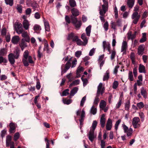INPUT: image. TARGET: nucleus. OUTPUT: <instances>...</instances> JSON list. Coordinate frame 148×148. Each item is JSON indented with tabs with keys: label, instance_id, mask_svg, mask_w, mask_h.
I'll return each instance as SVG.
<instances>
[{
	"label": "nucleus",
	"instance_id": "obj_22",
	"mask_svg": "<svg viewBox=\"0 0 148 148\" xmlns=\"http://www.w3.org/2000/svg\"><path fill=\"white\" fill-rule=\"evenodd\" d=\"M14 58L16 59H18L20 55V51L19 49L16 48L14 51Z\"/></svg>",
	"mask_w": 148,
	"mask_h": 148
},
{
	"label": "nucleus",
	"instance_id": "obj_24",
	"mask_svg": "<svg viewBox=\"0 0 148 148\" xmlns=\"http://www.w3.org/2000/svg\"><path fill=\"white\" fill-rule=\"evenodd\" d=\"M20 38L18 36H14L12 38L11 41L13 44H16L18 42Z\"/></svg>",
	"mask_w": 148,
	"mask_h": 148
},
{
	"label": "nucleus",
	"instance_id": "obj_23",
	"mask_svg": "<svg viewBox=\"0 0 148 148\" xmlns=\"http://www.w3.org/2000/svg\"><path fill=\"white\" fill-rule=\"evenodd\" d=\"M140 93L141 95L143 96V97L146 99L147 98V92L145 89L143 87L141 88L140 90Z\"/></svg>",
	"mask_w": 148,
	"mask_h": 148
},
{
	"label": "nucleus",
	"instance_id": "obj_17",
	"mask_svg": "<svg viewBox=\"0 0 148 148\" xmlns=\"http://www.w3.org/2000/svg\"><path fill=\"white\" fill-rule=\"evenodd\" d=\"M145 47L144 45H140L138 49V53L139 55H142L144 52Z\"/></svg>",
	"mask_w": 148,
	"mask_h": 148
},
{
	"label": "nucleus",
	"instance_id": "obj_32",
	"mask_svg": "<svg viewBox=\"0 0 148 148\" xmlns=\"http://www.w3.org/2000/svg\"><path fill=\"white\" fill-rule=\"evenodd\" d=\"M106 105V103L105 101L103 100H101L99 103L100 108L101 109L104 108Z\"/></svg>",
	"mask_w": 148,
	"mask_h": 148
},
{
	"label": "nucleus",
	"instance_id": "obj_53",
	"mask_svg": "<svg viewBox=\"0 0 148 148\" xmlns=\"http://www.w3.org/2000/svg\"><path fill=\"white\" fill-rule=\"evenodd\" d=\"M44 40L45 41V43L44 47L43 49V50L44 51H46L47 50H48L49 48V45L47 43V41L46 40Z\"/></svg>",
	"mask_w": 148,
	"mask_h": 148
},
{
	"label": "nucleus",
	"instance_id": "obj_20",
	"mask_svg": "<svg viewBox=\"0 0 148 148\" xmlns=\"http://www.w3.org/2000/svg\"><path fill=\"white\" fill-rule=\"evenodd\" d=\"M127 47V42L125 41H123L122 42L121 51L125 52Z\"/></svg>",
	"mask_w": 148,
	"mask_h": 148
},
{
	"label": "nucleus",
	"instance_id": "obj_15",
	"mask_svg": "<svg viewBox=\"0 0 148 148\" xmlns=\"http://www.w3.org/2000/svg\"><path fill=\"white\" fill-rule=\"evenodd\" d=\"M112 120L108 119L106 125V129L108 130H110L112 127Z\"/></svg>",
	"mask_w": 148,
	"mask_h": 148
},
{
	"label": "nucleus",
	"instance_id": "obj_34",
	"mask_svg": "<svg viewBox=\"0 0 148 148\" xmlns=\"http://www.w3.org/2000/svg\"><path fill=\"white\" fill-rule=\"evenodd\" d=\"M85 112L84 109H83L81 112V114L80 116L81 119H79L80 124L82 122L83 120V118L85 117Z\"/></svg>",
	"mask_w": 148,
	"mask_h": 148
},
{
	"label": "nucleus",
	"instance_id": "obj_25",
	"mask_svg": "<svg viewBox=\"0 0 148 148\" xmlns=\"http://www.w3.org/2000/svg\"><path fill=\"white\" fill-rule=\"evenodd\" d=\"M135 0H128L127 1V5L130 9L132 8L134 5Z\"/></svg>",
	"mask_w": 148,
	"mask_h": 148
},
{
	"label": "nucleus",
	"instance_id": "obj_9",
	"mask_svg": "<svg viewBox=\"0 0 148 148\" xmlns=\"http://www.w3.org/2000/svg\"><path fill=\"white\" fill-rule=\"evenodd\" d=\"M103 84L101 83H100L97 87V95H99L101 94L102 95L104 92L105 88L102 87Z\"/></svg>",
	"mask_w": 148,
	"mask_h": 148
},
{
	"label": "nucleus",
	"instance_id": "obj_21",
	"mask_svg": "<svg viewBox=\"0 0 148 148\" xmlns=\"http://www.w3.org/2000/svg\"><path fill=\"white\" fill-rule=\"evenodd\" d=\"M71 12L72 15L71 16H78L79 14V12L78 10L76 8H73L71 10Z\"/></svg>",
	"mask_w": 148,
	"mask_h": 148
},
{
	"label": "nucleus",
	"instance_id": "obj_13",
	"mask_svg": "<svg viewBox=\"0 0 148 148\" xmlns=\"http://www.w3.org/2000/svg\"><path fill=\"white\" fill-rule=\"evenodd\" d=\"M137 32L135 31L134 32V34H132V32L131 31H129L128 32L127 35V37L129 40H131L133 42V40L136 37V34Z\"/></svg>",
	"mask_w": 148,
	"mask_h": 148
},
{
	"label": "nucleus",
	"instance_id": "obj_1",
	"mask_svg": "<svg viewBox=\"0 0 148 148\" xmlns=\"http://www.w3.org/2000/svg\"><path fill=\"white\" fill-rule=\"evenodd\" d=\"M29 52L28 50H26L24 52L23 57L22 59V62L24 65L25 67H27L29 65V63H34V62L32 60V57L30 56H29Z\"/></svg>",
	"mask_w": 148,
	"mask_h": 148
},
{
	"label": "nucleus",
	"instance_id": "obj_33",
	"mask_svg": "<svg viewBox=\"0 0 148 148\" xmlns=\"http://www.w3.org/2000/svg\"><path fill=\"white\" fill-rule=\"evenodd\" d=\"M33 29L35 32L39 31L41 30V28L40 26L38 24H35L33 27Z\"/></svg>",
	"mask_w": 148,
	"mask_h": 148
},
{
	"label": "nucleus",
	"instance_id": "obj_48",
	"mask_svg": "<svg viewBox=\"0 0 148 148\" xmlns=\"http://www.w3.org/2000/svg\"><path fill=\"white\" fill-rule=\"evenodd\" d=\"M8 61L5 58H4L2 56H0V63L3 62L6 63Z\"/></svg>",
	"mask_w": 148,
	"mask_h": 148
},
{
	"label": "nucleus",
	"instance_id": "obj_39",
	"mask_svg": "<svg viewBox=\"0 0 148 148\" xmlns=\"http://www.w3.org/2000/svg\"><path fill=\"white\" fill-rule=\"evenodd\" d=\"M99 96V95H97L95 97V99L94 100L93 103L94 104V105H95L96 106L98 105L99 101V98L98 97Z\"/></svg>",
	"mask_w": 148,
	"mask_h": 148
},
{
	"label": "nucleus",
	"instance_id": "obj_8",
	"mask_svg": "<svg viewBox=\"0 0 148 148\" xmlns=\"http://www.w3.org/2000/svg\"><path fill=\"white\" fill-rule=\"evenodd\" d=\"M87 136L89 140L92 142L96 138L97 135L95 133L94 131H93V130H91L90 129L89 132L87 134Z\"/></svg>",
	"mask_w": 148,
	"mask_h": 148
},
{
	"label": "nucleus",
	"instance_id": "obj_49",
	"mask_svg": "<svg viewBox=\"0 0 148 148\" xmlns=\"http://www.w3.org/2000/svg\"><path fill=\"white\" fill-rule=\"evenodd\" d=\"M84 70V68L82 67H79L78 68L76 74L78 75L79 73L82 72Z\"/></svg>",
	"mask_w": 148,
	"mask_h": 148
},
{
	"label": "nucleus",
	"instance_id": "obj_41",
	"mask_svg": "<svg viewBox=\"0 0 148 148\" xmlns=\"http://www.w3.org/2000/svg\"><path fill=\"white\" fill-rule=\"evenodd\" d=\"M128 79L130 81H133L134 78L132 74V72L131 71H130L128 74Z\"/></svg>",
	"mask_w": 148,
	"mask_h": 148
},
{
	"label": "nucleus",
	"instance_id": "obj_14",
	"mask_svg": "<svg viewBox=\"0 0 148 148\" xmlns=\"http://www.w3.org/2000/svg\"><path fill=\"white\" fill-rule=\"evenodd\" d=\"M103 4L102 5V9L101 10L103 11H107L108 9V3L107 0H103Z\"/></svg>",
	"mask_w": 148,
	"mask_h": 148
},
{
	"label": "nucleus",
	"instance_id": "obj_10",
	"mask_svg": "<svg viewBox=\"0 0 148 148\" xmlns=\"http://www.w3.org/2000/svg\"><path fill=\"white\" fill-rule=\"evenodd\" d=\"M21 36L25 38V40L27 42H29L30 41V38L28 35L27 32L25 31L23 29L21 30Z\"/></svg>",
	"mask_w": 148,
	"mask_h": 148
},
{
	"label": "nucleus",
	"instance_id": "obj_12",
	"mask_svg": "<svg viewBox=\"0 0 148 148\" xmlns=\"http://www.w3.org/2000/svg\"><path fill=\"white\" fill-rule=\"evenodd\" d=\"M22 25L21 23H17L15 24V29L16 32L18 34H21V30L23 29L22 28Z\"/></svg>",
	"mask_w": 148,
	"mask_h": 148
},
{
	"label": "nucleus",
	"instance_id": "obj_2",
	"mask_svg": "<svg viewBox=\"0 0 148 148\" xmlns=\"http://www.w3.org/2000/svg\"><path fill=\"white\" fill-rule=\"evenodd\" d=\"M139 6L136 5L134 7V11H135L133 12L131 16V18L133 20L132 23L135 24H136L138 22L139 20L140 17V15L138 14L137 11L139 9Z\"/></svg>",
	"mask_w": 148,
	"mask_h": 148
},
{
	"label": "nucleus",
	"instance_id": "obj_46",
	"mask_svg": "<svg viewBox=\"0 0 148 148\" xmlns=\"http://www.w3.org/2000/svg\"><path fill=\"white\" fill-rule=\"evenodd\" d=\"M69 3L70 6L72 7H74L76 5L75 0H69Z\"/></svg>",
	"mask_w": 148,
	"mask_h": 148
},
{
	"label": "nucleus",
	"instance_id": "obj_3",
	"mask_svg": "<svg viewBox=\"0 0 148 148\" xmlns=\"http://www.w3.org/2000/svg\"><path fill=\"white\" fill-rule=\"evenodd\" d=\"M72 59V57H70L69 59L67 61V62L65 64H63L62 65L61 69L62 75L66 73L71 67Z\"/></svg>",
	"mask_w": 148,
	"mask_h": 148
},
{
	"label": "nucleus",
	"instance_id": "obj_4",
	"mask_svg": "<svg viewBox=\"0 0 148 148\" xmlns=\"http://www.w3.org/2000/svg\"><path fill=\"white\" fill-rule=\"evenodd\" d=\"M81 38L83 40V42L80 39H78L76 42L77 44L79 46H85L88 43V39L87 38L85 34L84 33H83L82 34Z\"/></svg>",
	"mask_w": 148,
	"mask_h": 148
},
{
	"label": "nucleus",
	"instance_id": "obj_28",
	"mask_svg": "<svg viewBox=\"0 0 148 148\" xmlns=\"http://www.w3.org/2000/svg\"><path fill=\"white\" fill-rule=\"evenodd\" d=\"M139 71L140 73H146L145 70V67L143 65L140 64L139 66Z\"/></svg>",
	"mask_w": 148,
	"mask_h": 148
},
{
	"label": "nucleus",
	"instance_id": "obj_57",
	"mask_svg": "<svg viewBox=\"0 0 148 148\" xmlns=\"http://www.w3.org/2000/svg\"><path fill=\"white\" fill-rule=\"evenodd\" d=\"M81 79L83 82V85L84 86H85L88 84V80L86 79H83L82 77H81Z\"/></svg>",
	"mask_w": 148,
	"mask_h": 148
},
{
	"label": "nucleus",
	"instance_id": "obj_19",
	"mask_svg": "<svg viewBox=\"0 0 148 148\" xmlns=\"http://www.w3.org/2000/svg\"><path fill=\"white\" fill-rule=\"evenodd\" d=\"M105 116V115L104 114H103L100 118V123L102 128L104 127L105 126L106 119L104 118Z\"/></svg>",
	"mask_w": 148,
	"mask_h": 148
},
{
	"label": "nucleus",
	"instance_id": "obj_6",
	"mask_svg": "<svg viewBox=\"0 0 148 148\" xmlns=\"http://www.w3.org/2000/svg\"><path fill=\"white\" fill-rule=\"evenodd\" d=\"M140 119L138 117H135L133 119L132 124L134 128H138L140 127Z\"/></svg>",
	"mask_w": 148,
	"mask_h": 148
},
{
	"label": "nucleus",
	"instance_id": "obj_52",
	"mask_svg": "<svg viewBox=\"0 0 148 148\" xmlns=\"http://www.w3.org/2000/svg\"><path fill=\"white\" fill-rule=\"evenodd\" d=\"M69 89H66L64 90L62 92V96H64L67 95L69 94Z\"/></svg>",
	"mask_w": 148,
	"mask_h": 148
},
{
	"label": "nucleus",
	"instance_id": "obj_42",
	"mask_svg": "<svg viewBox=\"0 0 148 148\" xmlns=\"http://www.w3.org/2000/svg\"><path fill=\"white\" fill-rule=\"evenodd\" d=\"M130 106V103L129 100L127 101L125 104V110H129Z\"/></svg>",
	"mask_w": 148,
	"mask_h": 148
},
{
	"label": "nucleus",
	"instance_id": "obj_47",
	"mask_svg": "<svg viewBox=\"0 0 148 148\" xmlns=\"http://www.w3.org/2000/svg\"><path fill=\"white\" fill-rule=\"evenodd\" d=\"M121 122V119H119L116 122L114 125L115 129L116 130H117L118 129V126Z\"/></svg>",
	"mask_w": 148,
	"mask_h": 148
},
{
	"label": "nucleus",
	"instance_id": "obj_37",
	"mask_svg": "<svg viewBox=\"0 0 148 148\" xmlns=\"http://www.w3.org/2000/svg\"><path fill=\"white\" fill-rule=\"evenodd\" d=\"M91 28V26L90 25H89L86 28V34L87 36H89L90 35Z\"/></svg>",
	"mask_w": 148,
	"mask_h": 148
},
{
	"label": "nucleus",
	"instance_id": "obj_50",
	"mask_svg": "<svg viewBox=\"0 0 148 148\" xmlns=\"http://www.w3.org/2000/svg\"><path fill=\"white\" fill-rule=\"evenodd\" d=\"M86 96H84L82 99L81 101L80 102V105L82 106H83L84 103L86 100Z\"/></svg>",
	"mask_w": 148,
	"mask_h": 148
},
{
	"label": "nucleus",
	"instance_id": "obj_40",
	"mask_svg": "<svg viewBox=\"0 0 148 148\" xmlns=\"http://www.w3.org/2000/svg\"><path fill=\"white\" fill-rule=\"evenodd\" d=\"M122 98L121 97H120L118 102L116 105V108H120L122 103Z\"/></svg>",
	"mask_w": 148,
	"mask_h": 148
},
{
	"label": "nucleus",
	"instance_id": "obj_59",
	"mask_svg": "<svg viewBox=\"0 0 148 148\" xmlns=\"http://www.w3.org/2000/svg\"><path fill=\"white\" fill-rule=\"evenodd\" d=\"M103 27L106 31H107L108 29V24L107 21L103 25Z\"/></svg>",
	"mask_w": 148,
	"mask_h": 148
},
{
	"label": "nucleus",
	"instance_id": "obj_63",
	"mask_svg": "<svg viewBox=\"0 0 148 148\" xmlns=\"http://www.w3.org/2000/svg\"><path fill=\"white\" fill-rule=\"evenodd\" d=\"M116 54V52L114 50H113L111 55L110 58L111 60H112L114 58Z\"/></svg>",
	"mask_w": 148,
	"mask_h": 148
},
{
	"label": "nucleus",
	"instance_id": "obj_27",
	"mask_svg": "<svg viewBox=\"0 0 148 148\" xmlns=\"http://www.w3.org/2000/svg\"><path fill=\"white\" fill-rule=\"evenodd\" d=\"M97 109L96 106L95 105H93L90 109V113L93 115H95L97 113Z\"/></svg>",
	"mask_w": 148,
	"mask_h": 148
},
{
	"label": "nucleus",
	"instance_id": "obj_62",
	"mask_svg": "<svg viewBox=\"0 0 148 148\" xmlns=\"http://www.w3.org/2000/svg\"><path fill=\"white\" fill-rule=\"evenodd\" d=\"M77 63V60L76 59H75L73 61H72L71 63L72 65L71 67L72 68L75 67Z\"/></svg>",
	"mask_w": 148,
	"mask_h": 148
},
{
	"label": "nucleus",
	"instance_id": "obj_38",
	"mask_svg": "<svg viewBox=\"0 0 148 148\" xmlns=\"http://www.w3.org/2000/svg\"><path fill=\"white\" fill-rule=\"evenodd\" d=\"M44 25L45 31L49 32L50 30L48 22L45 21L44 22Z\"/></svg>",
	"mask_w": 148,
	"mask_h": 148
},
{
	"label": "nucleus",
	"instance_id": "obj_5",
	"mask_svg": "<svg viewBox=\"0 0 148 148\" xmlns=\"http://www.w3.org/2000/svg\"><path fill=\"white\" fill-rule=\"evenodd\" d=\"M122 127H123L124 132L127 134V135L128 137H130L133 133L132 129L131 128L129 129L128 127L125 124H123Z\"/></svg>",
	"mask_w": 148,
	"mask_h": 148
},
{
	"label": "nucleus",
	"instance_id": "obj_54",
	"mask_svg": "<svg viewBox=\"0 0 148 148\" xmlns=\"http://www.w3.org/2000/svg\"><path fill=\"white\" fill-rule=\"evenodd\" d=\"M5 1L6 4L9 5L11 6L13 5V0H5Z\"/></svg>",
	"mask_w": 148,
	"mask_h": 148
},
{
	"label": "nucleus",
	"instance_id": "obj_35",
	"mask_svg": "<svg viewBox=\"0 0 148 148\" xmlns=\"http://www.w3.org/2000/svg\"><path fill=\"white\" fill-rule=\"evenodd\" d=\"M143 36L142 38L140 40V43H143L146 41L147 38H146V34L145 33L142 34Z\"/></svg>",
	"mask_w": 148,
	"mask_h": 148
},
{
	"label": "nucleus",
	"instance_id": "obj_31",
	"mask_svg": "<svg viewBox=\"0 0 148 148\" xmlns=\"http://www.w3.org/2000/svg\"><path fill=\"white\" fill-rule=\"evenodd\" d=\"M31 6L32 7L34 10H36L37 8L39 5L36 1L32 2L31 3Z\"/></svg>",
	"mask_w": 148,
	"mask_h": 148
},
{
	"label": "nucleus",
	"instance_id": "obj_36",
	"mask_svg": "<svg viewBox=\"0 0 148 148\" xmlns=\"http://www.w3.org/2000/svg\"><path fill=\"white\" fill-rule=\"evenodd\" d=\"M73 25L75 28L78 29L80 28L81 26L82 22L81 21H78L77 23H75V24H74Z\"/></svg>",
	"mask_w": 148,
	"mask_h": 148
},
{
	"label": "nucleus",
	"instance_id": "obj_30",
	"mask_svg": "<svg viewBox=\"0 0 148 148\" xmlns=\"http://www.w3.org/2000/svg\"><path fill=\"white\" fill-rule=\"evenodd\" d=\"M78 88L77 87L74 88L71 91L70 95L71 96H73L77 92Z\"/></svg>",
	"mask_w": 148,
	"mask_h": 148
},
{
	"label": "nucleus",
	"instance_id": "obj_29",
	"mask_svg": "<svg viewBox=\"0 0 148 148\" xmlns=\"http://www.w3.org/2000/svg\"><path fill=\"white\" fill-rule=\"evenodd\" d=\"M109 71L108 70H107L104 75L103 78V81L107 80L109 78Z\"/></svg>",
	"mask_w": 148,
	"mask_h": 148
},
{
	"label": "nucleus",
	"instance_id": "obj_58",
	"mask_svg": "<svg viewBox=\"0 0 148 148\" xmlns=\"http://www.w3.org/2000/svg\"><path fill=\"white\" fill-rule=\"evenodd\" d=\"M20 134L18 132L16 133L14 135V140L16 141L19 138Z\"/></svg>",
	"mask_w": 148,
	"mask_h": 148
},
{
	"label": "nucleus",
	"instance_id": "obj_26",
	"mask_svg": "<svg viewBox=\"0 0 148 148\" xmlns=\"http://www.w3.org/2000/svg\"><path fill=\"white\" fill-rule=\"evenodd\" d=\"M23 25L25 29L27 30L29 29V25L27 20H24L23 22Z\"/></svg>",
	"mask_w": 148,
	"mask_h": 148
},
{
	"label": "nucleus",
	"instance_id": "obj_64",
	"mask_svg": "<svg viewBox=\"0 0 148 148\" xmlns=\"http://www.w3.org/2000/svg\"><path fill=\"white\" fill-rule=\"evenodd\" d=\"M119 85L118 82L117 81H115L113 84L112 87L114 89H116L117 87Z\"/></svg>",
	"mask_w": 148,
	"mask_h": 148
},
{
	"label": "nucleus",
	"instance_id": "obj_61",
	"mask_svg": "<svg viewBox=\"0 0 148 148\" xmlns=\"http://www.w3.org/2000/svg\"><path fill=\"white\" fill-rule=\"evenodd\" d=\"M82 52L81 51H77L75 53V56L77 58H79L82 55Z\"/></svg>",
	"mask_w": 148,
	"mask_h": 148
},
{
	"label": "nucleus",
	"instance_id": "obj_51",
	"mask_svg": "<svg viewBox=\"0 0 148 148\" xmlns=\"http://www.w3.org/2000/svg\"><path fill=\"white\" fill-rule=\"evenodd\" d=\"M137 106L139 109H141L144 107V105L142 102H140L137 103Z\"/></svg>",
	"mask_w": 148,
	"mask_h": 148
},
{
	"label": "nucleus",
	"instance_id": "obj_44",
	"mask_svg": "<svg viewBox=\"0 0 148 148\" xmlns=\"http://www.w3.org/2000/svg\"><path fill=\"white\" fill-rule=\"evenodd\" d=\"M97 122L96 121H94L92 124L91 130H93L95 131V128L97 126Z\"/></svg>",
	"mask_w": 148,
	"mask_h": 148
},
{
	"label": "nucleus",
	"instance_id": "obj_18",
	"mask_svg": "<svg viewBox=\"0 0 148 148\" xmlns=\"http://www.w3.org/2000/svg\"><path fill=\"white\" fill-rule=\"evenodd\" d=\"M9 127L10 129H9V132L10 133H13L15 132V124L11 122L9 124Z\"/></svg>",
	"mask_w": 148,
	"mask_h": 148
},
{
	"label": "nucleus",
	"instance_id": "obj_45",
	"mask_svg": "<svg viewBox=\"0 0 148 148\" xmlns=\"http://www.w3.org/2000/svg\"><path fill=\"white\" fill-rule=\"evenodd\" d=\"M63 102L64 104L69 105L72 102V100L71 99H63Z\"/></svg>",
	"mask_w": 148,
	"mask_h": 148
},
{
	"label": "nucleus",
	"instance_id": "obj_7",
	"mask_svg": "<svg viewBox=\"0 0 148 148\" xmlns=\"http://www.w3.org/2000/svg\"><path fill=\"white\" fill-rule=\"evenodd\" d=\"M102 46L103 52H105L106 50H107L109 52V54L111 53L110 45L109 42H107L106 41H103L102 43Z\"/></svg>",
	"mask_w": 148,
	"mask_h": 148
},
{
	"label": "nucleus",
	"instance_id": "obj_55",
	"mask_svg": "<svg viewBox=\"0 0 148 148\" xmlns=\"http://www.w3.org/2000/svg\"><path fill=\"white\" fill-rule=\"evenodd\" d=\"M114 13L115 18L116 19L118 17V11L116 6H115L114 8Z\"/></svg>",
	"mask_w": 148,
	"mask_h": 148
},
{
	"label": "nucleus",
	"instance_id": "obj_56",
	"mask_svg": "<svg viewBox=\"0 0 148 148\" xmlns=\"http://www.w3.org/2000/svg\"><path fill=\"white\" fill-rule=\"evenodd\" d=\"M6 53V52L5 51V50L3 48L1 49L0 51V56H3L5 55Z\"/></svg>",
	"mask_w": 148,
	"mask_h": 148
},
{
	"label": "nucleus",
	"instance_id": "obj_11",
	"mask_svg": "<svg viewBox=\"0 0 148 148\" xmlns=\"http://www.w3.org/2000/svg\"><path fill=\"white\" fill-rule=\"evenodd\" d=\"M99 13L100 15V16H99L100 19L101 21L104 22L105 21V19L104 18V16L107 11L102 10L100 7H99Z\"/></svg>",
	"mask_w": 148,
	"mask_h": 148
},
{
	"label": "nucleus",
	"instance_id": "obj_43",
	"mask_svg": "<svg viewBox=\"0 0 148 148\" xmlns=\"http://www.w3.org/2000/svg\"><path fill=\"white\" fill-rule=\"evenodd\" d=\"M73 16H71V20L72 23L73 24L78 21L77 18Z\"/></svg>",
	"mask_w": 148,
	"mask_h": 148
},
{
	"label": "nucleus",
	"instance_id": "obj_16",
	"mask_svg": "<svg viewBox=\"0 0 148 148\" xmlns=\"http://www.w3.org/2000/svg\"><path fill=\"white\" fill-rule=\"evenodd\" d=\"M14 54L13 53H10L8 55V60L10 63L13 64H14L15 60L14 59Z\"/></svg>",
	"mask_w": 148,
	"mask_h": 148
},
{
	"label": "nucleus",
	"instance_id": "obj_60",
	"mask_svg": "<svg viewBox=\"0 0 148 148\" xmlns=\"http://www.w3.org/2000/svg\"><path fill=\"white\" fill-rule=\"evenodd\" d=\"M80 82V80L79 79H77L75 80L72 83H71L70 85H78L79 84Z\"/></svg>",
	"mask_w": 148,
	"mask_h": 148
}]
</instances>
